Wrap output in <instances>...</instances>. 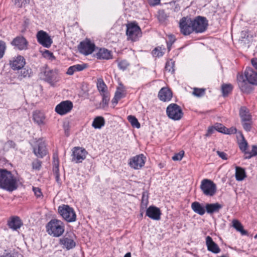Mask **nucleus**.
<instances>
[{
	"label": "nucleus",
	"mask_w": 257,
	"mask_h": 257,
	"mask_svg": "<svg viewBox=\"0 0 257 257\" xmlns=\"http://www.w3.org/2000/svg\"><path fill=\"white\" fill-rule=\"evenodd\" d=\"M244 76L246 80L244 79L242 75L237 77L238 85L241 91L245 93H249L251 91V88L247 83L246 80L250 84L257 85V72L252 68L248 67L244 71Z\"/></svg>",
	"instance_id": "f257e3e1"
},
{
	"label": "nucleus",
	"mask_w": 257,
	"mask_h": 257,
	"mask_svg": "<svg viewBox=\"0 0 257 257\" xmlns=\"http://www.w3.org/2000/svg\"><path fill=\"white\" fill-rule=\"evenodd\" d=\"M17 187V180L11 172L6 169H1L0 188L9 191H13Z\"/></svg>",
	"instance_id": "f03ea898"
},
{
	"label": "nucleus",
	"mask_w": 257,
	"mask_h": 257,
	"mask_svg": "<svg viewBox=\"0 0 257 257\" xmlns=\"http://www.w3.org/2000/svg\"><path fill=\"white\" fill-rule=\"evenodd\" d=\"M47 231L49 234L54 237H59L64 231V223L61 220L52 219L47 225Z\"/></svg>",
	"instance_id": "7ed1b4c3"
},
{
	"label": "nucleus",
	"mask_w": 257,
	"mask_h": 257,
	"mask_svg": "<svg viewBox=\"0 0 257 257\" xmlns=\"http://www.w3.org/2000/svg\"><path fill=\"white\" fill-rule=\"evenodd\" d=\"M40 76L41 78L48 82L52 86H54L59 80L57 70L51 69L48 67H44L41 69Z\"/></svg>",
	"instance_id": "20e7f679"
},
{
	"label": "nucleus",
	"mask_w": 257,
	"mask_h": 257,
	"mask_svg": "<svg viewBox=\"0 0 257 257\" xmlns=\"http://www.w3.org/2000/svg\"><path fill=\"white\" fill-rule=\"evenodd\" d=\"M58 212L60 215L67 222H74L76 215L74 209L67 205H63L58 207Z\"/></svg>",
	"instance_id": "39448f33"
},
{
	"label": "nucleus",
	"mask_w": 257,
	"mask_h": 257,
	"mask_svg": "<svg viewBox=\"0 0 257 257\" xmlns=\"http://www.w3.org/2000/svg\"><path fill=\"white\" fill-rule=\"evenodd\" d=\"M168 116L174 120L180 119L183 113L180 106L175 103H171L168 105L166 109Z\"/></svg>",
	"instance_id": "423d86ee"
},
{
	"label": "nucleus",
	"mask_w": 257,
	"mask_h": 257,
	"mask_svg": "<svg viewBox=\"0 0 257 257\" xmlns=\"http://www.w3.org/2000/svg\"><path fill=\"white\" fill-rule=\"evenodd\" d=\"M200 189L205 195L212 196L216 191V186L211 180L204 179L201 181Z\"/></svg>",
	"instance_id": "0eeeda50"
},
{
	"label": "nucleus",
	"mask_w": 257,
	"mask_h": 257,
	"mask_svg": "<svg viewBox=\"0 0 257 257\" xmlns=\"http://www.w3.org/2000/svg\"><path fill=\"white\" fill-rule=\"evenodd\" d=\"M126 27V34L128 39L135 41L141 37V29L137 24L135 23H131L127 24Z\"/></svg>",
	"instance_id": "6e6552de"
},
{
	"label": "nucleus",
	"mask_w": 257,
	"mask_h": 257,
	"mask_svg": "<svg viewBox=\"0 0 257 257\" xmlns=\"http://www.w3.org/2000/svg\"><path fill=\"white\" fill-rule=\"evenodd\" d=\"M193 31L196 33H202L204 32L207 27L208 23L206 18L198 16L194 19H192Z\"/></svg>",
	"instance_id": "1a4fd4ad"
},
{
	"label": "nucleus",
	"mask_w": 257,
	"mask_h": 257,
	"mask_svg": "<svg viewBox=\"0 0 257 257\" xmlns=\"http://www.w3.org/2000/svg\"><path fill=\"white\" fill-rule=\"evenodd\" d=\"M180 31L184 35H188L193 32L192 19L189 17H183L179 22Z\"/></svg>",
	"instance_id": "9d476101"
},
{
	"label": "nucleus",
	"mask_w": 257,
	"mask_h": 257,
	"mask_svg": "<svg viewBox=\"0 0 257 257\" xmlns=\"http://www.w3.org/2000/svg\"><path fill=\"white\" fill-rule=\"evenodd\" d=\"M36 37L38 42L46 48H49L53 43L51 37L47 33L43 30L38 31Z\"/></svg>",
	"instance_id": "9b49d317"
},
{
	"label": "nucleus",
	"mask_w": 257,
	"mask_h": 257,
	"mask_svg": "<svg viewBox=\"0 0 257 257\" xmlns=\"http://www.w3.org/2000/svg\"><path fill=\"white\" fill-rule=\"evenodd\" d=\"M94 44L88 39L81 42L78 46L79 52L85 55L91 54L94 51Z\"/></svg>",
	"instance_id": "f8f14e48"
},
{
	"label": "nucleus",
	"mask_w": 257,
	"mask_h": 257,
	"mask_svg": "<svg viewBox=\"0 0 257 257\" xmlns=\"http://www.w3.org/2000/svg\"><path fill=\"white\" fill-rule=\"evenodd\" d=\"M146 157L143 154L137 155L130 160L129 165L134 169H140L145 165Z\"/></svg>",
	"instance_id": "ddd939ff"
},
{
	"label": "nucleus",
	"mask_w": 257,
	"mask_h": 257,
	"mask_svg": "<svg viewBox=\"0 0 257 257\" xmlns=\"http://www.w3.org/2000/svg\"><path fill=\"white\" fill-rule=\"evenodd\" d=\"M87 154L85 149L80 147H75L73 150L72 161H75L76 163H81L84 160Z\"/></svg>",
	"instance_id": "4468645a"
},
{
	"label": "nucleus",
	"mask_w": 257,
	"mask_h": 257,
	"mask_svg": "<svg viewBox=\"0 0 257 257\" xmlns=\"http://www.w3.org/2000/svg\"><path fill=\"white\" fill-rule=\"evenodd\" d=\"M73 107V104L70 101H64L58 104L55 111L59 114L64 115L69 112Z\"/></svg>",
	"instance_id": "2eb2a0df"
},
{
	"label": "nucleus",
	"mask_w": 257,
	"mask_h": 257,
	"mask_svg": "<svg viewBox=\"0 0 257 257\" xmlns=\"http://www.w3.org/2000/svg\"><path fill=\"white\" fill-rule=\"evenodd\" d=\"M34 153L39 158H43L47 154V150L45 143L42 140L38 141L37 146L34 148Z\"/></svg>",
	"instance_id": "dca6fc26"
},
{
	"label": "nucleus",
	"mask_w": 257,
	"mask_h": 257,
	"mask_svg": "<svg viewBox=\"0 0 257 257\" xmlns=\"http://www.w3.org/2000/svg\"><path fill=\"white\" fill-rule=\"evenodd\" d=\"M11 44L19 50H25L27 48L28 42L23 37H17L11 42Z\"/></svg>",
	"instance_id": "f3484780"
},
{
	"label": "nucleus",
	"mask_w": 257,
	"mask_h": 257,
	"mask_svg": "<svg viewBox=\"0 0 257 257\" xmlns=\"http://www.w3.org/2000/svg\"><path fill=\"white\" fill-rule=\"evenodd\" d=\"M161 213L159 208L151 206L146 211V215L152 219L158 220L160 219Z\"/></svg>",
	"instance_id": "a211bd4d"
},
{
	"label": "nucleus",
	"mask_w": 257,
	"mask_h": 257,
	"mask_svg": "<svg viewBox=\"0 0 257 257\" xmlns=\"http://www.w3.org/2000/svg\"><path fill=\"white\" fill-rule=\"evenodd\" d=\"M207 249L214 253H218L220 251L219 246L212 240V238L207 236L205 239Z\"/></svg>",
	"instance_id": "6ab92c4d"
},
{
	"label": "nucleus",
	"mask_w": 257,
	"mask_h": 257,
	"mask_svg": "<svg viewBox=\"0 0 257 257\" xmlns=\"http://www.w3.org/2000/svg\"><path fill=\"white\" fill-rule=\"evenodd\" d=\"M60 244L63 246V248H66L69 250L73 248L76 245L75 242L72 237L65 236L60 239Z\"/></svg>",
	"instance_id": "aec40b11"
},
{
	"label": "nucleus",
	"mask_w": 257,
	"mask_h": 257,
	"mask_svg": "<svg viewBox=\"0 0 257 257\" xmlns=\"http://www.w3.org/2000/svg\"><path fill=\"white\" fill-rule=\"evenodd\" d=\"M25 64V60L23 56H18L11 61V67L14 70L21 69Z\"/></svg>",
	"instance_id": "412c9836"
},
{
	"label": "nucleus",
	"mask_w": 257,
	"mask_h": 257,
	"mask_svg": "<svg viewBox=\"0 0 257 257\" xmlns=\"http://www.w3.org/2000/svg\"><path fill=\"white\" fill-rule=\"evenodd\" d=\"M8 224L10 228L16 230L22 226L23 222L20 217L13 216L10 218Z\"/></svg>",
	"instance_id": "4be33fe9"
},
{
	"label": "nucleus",
	"mask_w": 257,
	"mask_h": 257,
	"mask_svg": "<svg viewBox=\"0 0 257 257\" xmlns=\"http://www.w3.org/2000/svg\"><path fill=\"white\" fill-rule=\"evenodd\" d=\"M125 94L126 93L124 87L122 84H120L119 86L117 88L114 97L112 100V103L115 104L117 103L119 99L125 97Z\"/></svg>",
	"instance_id": "5701e85b"
},
{
	"label": "nucleus",
	"mask_w": 257,
	"mask_h": 257,
	"mask_svg": "<svg viewBox=\"0 0 257 257\" xmlns=\"http://www.w3.org/2000/svg\"><path fill=\"white\" fill-rule=\"evenodd\" d=\"M158 96L160 99L163 101H169L172 98V93L170 90L163 88L159 91Z\"/></svg>",
	"instance_id": "b1692460"
},
{
	"label": "nucleus",
	"mask_w": 257,
	"mask_h": 257,
	"mask_svg": "<svg viewBox=\"0 0 257 257\" xmlns=\"http://www.w3.org/2000/svg\"><path fill=\"white\" fill-rule=\"evenodd\" d=\"M86 67L87 64H86L74 65L68 68L66 74L69 75H72L75 72L82 71Z\"/></svg>",
	"instance_id": "393cba45"
},
{
	"label": "nucleus",
	"mask_w": 257,
	"mask_h": 257,
	"mask_svg": "<svg viewBox=\"0 0 257 257\" xmlns=\"http://www.w3.org/2000/svg\"><path fill=\"white\" fill-rule=\"evenodd\" d=\"M239 115L241 121H250L251 119L249 110L245 106H242L240 108Z\"/></svg>",
	"instance_id": "a878e982"
},
{
	"label": "nucleus",
	"mask_w": 257,
	"mask_h": 257,
	"mask_svg": "<svg viewBox=\"0 0 257 257\" xmlns=\"http://www.w3.org/2000/svg\"><path fill=\"white\" fill-rule=\"evenodd\" d=\"M191 208L195 213L200 215H204L205 212V208L198 202H193L191 204Z\"/></svg>",
	"instance_id": "bb28decb"
},
{
	"label": "nucleus",
	"mask_w": 257,
	"mask_h": 257,
	"mask_svg": "<svg viewBox=\"0 0 257 257\" xmlns=\"http://www.w3.org/2000/svg\"><path fill=\"white\" fill-rule=\"evenodd\" d=\"M221 206L216 203L213 204H207L205 206L206 212L208 214H212L214 212H217L221 209Z\"/></svg>",
	"instance_id": "cd10ccee"
},
{
	"label": "nucleus",
	"mask_w": 257,
	"mask_h": 257,
	"mask_svg": "<svg viewBox=\"0 0 257 257\" xmlns=\"http://www.w3.org/2000/svg\"><path fill=\"white\" fill-rule=\"evenodd\" d=\"M45 116L43 112L36 110L33 113V119L38 124L44 123Z\"/></svg>",
	"instance_id": "c85d7f7f"
},
{
	"label": "nucleus",
	"mask_w": 257,
	"mask_h": 257,
	"mask_svg": "<svg viewBox=\"0 0 257 257\" xmlns=\"http://www.w3.org/2000/svg\"><path fill=\"white\" fill-rule=\"evenodd\" d=\"M97 57L99 59L107 60L111 58V52L106 49H100L97 53Z\"/></svg>",
	"instance_id": "c756f323"
},
{
	"label": "nucleus",
	"mask_w": 257,
	"mask_h": 257,
	"mask_svg": "<svg viewBox=\"0 0 257 257\" xmlns=\"http://www.w3.org/2000/svg\"><path fill=\"white\" fill-rule=\"evenodd\" d=\"M105 120L102 116L96 117L92 122V125L95 128H101L104 125Z\"/></svg>",
	"instance_id": "7c9ffc66"
},
{
	"label": "nucleus",
	"mask_w": 257,
	"mask_h": 257,
	"mask_svg": "<svg viewBox=\"0 0 257 257\" xmlns=\"http://www.w3.org/2000/svg\"><path fill=\"white\" fill-rule=\"evenodd\" d=\"M246 177L245 172L242 168L236 167L235 169V178L237 181H242Z\"/></svg>",
	"instance_id": "2f4dec72"
},
{
	"label": "nucleus",
	"mask_w": 257,
	"mask_h": 257,
	"mask_svg": "<svg viewBox=\"0 0 257 257\" xmlns=\"http://www.w3.org/2000/svg\"><path fill=\"white\" fill-rule=\"evenodd\" d=\"M232 226L237 231L240 232L241 235L247 234V231L243 229V226L238 220H233Z\"/></svg>",
	"instance_id": "473e14b6"
},
{
	"label": "nucleus",
	"mask_w": 257,
	"mask_h": 257,
	"mask_svg": "<svg viewBox=\"0 0 257 257\" xmlns=\"http://www.w3.org/2000/svg\"><path fill=\"white\" fill-rule=\"evenodd\" d=\"M97 87L99 91L102 93H104L107 89L106 85L101 78H99L97 79Z\"/></svg>",
	"instance_id": "72a5a7b5"
},
{
	"label": "nucleus",
	"mask_w": 257,
	"mask_h": 257,
	"mask_svg": "<svg viewBox=\"0 0 257 257\" xmlns=\"http://www.w3.org/2000/svg\"><path fill=\"white\" fill-rule=\"evenodd\" d=\"M244 153V159H248L251 158L252 157L257 156V146H252V150L251 152H245Z\"/></svg>",
	"instance_id": "f704fd0d"
},
{
	"label": "nucleus",
	"mask_w": 257,
	"mask_h": 257,
	"mask_svg": "<svg viewBox=\"0 0 257 257\" xmlns=\"http://www.w3.org/2000/svg\"><path fill=\"white\" fill-rule=\"evenodd\" d=\"M233 87L230 84H223L221 87L222 92L224 96H227L232 90Z\"/></svg>",
	"instance_id": "c9c22d12"
},
{
	"label": "nucleus",
	"mask_w": 257,
	"mask_h": 257,
	"mask_svg": "<svg viewBox=\"0 0 257 257\" xmlns=\"http://www.w3.org/2000/svg\"><path fill=\"white\" fill-rule=\"evenodd\" d=\"M127 119L133 127H135L137 128L140 127V123L139 122L138 119L135 116L133 115H128L127 116Z\"/></svg>",
	"instance_id": "e433bc0d"
},
{
	"label": "nucleus",
	"mask_w": 257,
	"mask_h": 257,
	"mask_svg": "<svg viewBox=\"0 0 257 257\" xmlns=\"http://www.w3.org/2000/svg\"><path fill=\"white\" fill-rule=\"evenodd\" d=\"M16 144L12 140H9L4 145L3 149L5 151H8L11 149H15Z\"/></svg>",
	"instance_id": "4c0bfd02"
},
{
	"label": "nucleus",
	"mask_w": 257,
	"mask_h": 257,
	"mask_svg": "<svg viewBox=\"0 0 257 257\" xmlns=\"http://www.w3.org/2000/svg\"><path fill=\"white\" fill-rule=\"evenodd\" d=\"M59 159L57 155H54L53 156V172H57L59 171Z\"/></svg>",
	"instance_id": "58836bf2"
},
{
	"label": "nucleus",
	"mask_w": 257,
	"mask_h": 257,
	"mask_svg": "<svg viewBox=\"0 0 257 257\" xmlns=\"http://www.w3.org/2000/svg\"><path fill=\"white\" fill-rule=\"evenodd\" d=\"M174 62L170 60L166 62L165 66L166 71L173 73L174 71Z\"/></svg>",
	"instance_id": "ea45409f"
},
{
	"label": "nucleus",
	"mask_w": 257,
	"mask_h": 257,
	"mask_svg": "<svg viewBox=\"0 0 257 257\" xmlns=\"http://www.w3.org/2000/svg\"><path fill=\"white\" fill-rule=\"evenodd\" d=\"M31 73V70L28 68H24L21 70V74L19 75L20 79L25 78L27 77H30Z\"/></svg>",
	"instance_id": "a19ab883"
},
{
	"label": "nucleus",
	"mask_w": 257,
	"mask_h": 257,
	"mask_svg": "<svg viewBox=\"0 0 257 257\" xmlns=\"http://www.w3.org/2000/svg\"><path fill=\"white\" fill-rule=\"evenodd\" d=\"M148 203V195L147 192H144L142 196L141 206L146 208Z\"/></svg>",
	"instance_id": "79ce46f5"
},
{
	"label": "nucleus",
	"mask_w": 257,
	"mask_h": 257,
	"mask_svg": "<svg viewBox=\"0 0 257 257\" xmlns=\"http://www.w3.org/2000/svg\"><path fill=\"white\" fill-rule=\"evenodd\" d=\"M205 93V89L203 88H194L193 94L197 97L203 96Z\"/></svg>",
	"instance_id": "37998d69"
},
{
	"label": "nucleus",
	"mask_w": 257,
	"mask_h": 257,
	"mask_svg": "<svg viewBox=\"0 0 257 257\" xmlns=\"http://www.w3.org/2000/svg\"><path fill=\"white\" fill-rule=\"evenodd\" d=\"M242 141L239 144V147L242 152H245L247 147V143L245 140L242 135Z\"/></svg>",
	"instance_id": "c03bdc74"
},
{
	"label": "nucleus",
	"mask_w": 257,
	"mask_h": 257,
	"mask_svg": "<svg viewBox=\"0 0 257 257\" xmlns=\"http://www.w3.org/2000/svg\"><path fill=\"white\" fill-rule=\"evenodd\" d=\"M129 66V63L126 60H121L118 63V67L122 70H125Z\"/></svg>",
	"instance_id": "a18cd8bd"
},
{
	"label": "nucleus",
	"mask_w": 257,
	"mask_h": 257,
	"mask_svg": "<svg viewBox=\"0 0 257 257\" xmlns=\"http://www.w3.org/2000/svg\"><path fill=\"white\" fill-rule=\"evenodd\" d=\"M153 54L154 56L159 57L163 55L164 52L161 47H157L153 51Z\"/></svg>",
	"instance_id": "49530a36"
},
{
	"label": "nucleus",
	"mask_w": 257,
	"mask_h": 257,
	"mask_svg": "<svg viewBox=\"0 0 257 257\" xmlns=\"http://www.w3.org/2000/svg\"><path fill=\"white\" fill-rule=\"evenodd\" d=\"M215 130L220 133L225 134L226 127L220 123H216L214 125Z\"/></svg>",
	"instance_id": "de8ad7c7"
},
{
	"label": "nucleus",
	"mask_w": 257,
	"mask_h": 257,
	"mask_svg": "<svg viewBox=\"0 0 257 257\" xmlns=\"http://www.w3.org/2000/svg\"><path fill=\"white\" fill-rule=\"evenodd\" d=\"M15 5L18 7L25 6L29 1L27 0H14Z\"/></svg>",
	"instance_id": "09e8293b"
},
{
	"label": "nucleus",
	"mask_w": 257,
	"mask_h": 257,
	"mask_svg": "<svg viewBox=\"0 0 257 257\" xmlns=\"http://www.w3.org/2000/svg\"><path fill=\"white\" fill-rule=\"evenodd\" d=\"M6 48V46L5 43L2 41H0V59L3 57Z\"/></svg>",
	"instance_id": "8fccbe9b"
},
{
	"label": "nucleus",
	"mask_w": 257,
	"mask_h": 257,
	"mask_svg": "<svg viewBox=\"0 0 257 257\" xmlns=\"http://www.w3.org/2000/svg\"><path fill=\"white\" fill-rule=\"evenodd\" d=\"M242 122L244 129L247 132L249 131L251 128V120L246 121H242Z\"/></svg>",
	"instance_id": "3c124183"
},
{
	"label": "nucleus",
	"mask_w": 257,
	"mask_h": 257,
	"mask_svg": "<svg viewBox=\"0 0 257 257\" xmlns=\"http://www.w3.org/2000/svg\"><path fill=\"white\" fill-rule=\"evenodd\" d=\"M184 155V152L181 151L179 153L176 154L173 157H172V159L174 161H180L181 160Z\"/></svg>",
	"instance_id": "603ef678"
},
{
	"label": "nucleus",
	"mask_w": 257,
	"mask_h": 257,
	"mask_svg": "<svg viewBox=\"0 0 257 257\" xmlns=\"http://www.w3.org/2000/svg\"><path fill=\"white\" fill-rule=\"evenodd\" d=\"M32 166L34 169L40 170L41 167V162L38 160H36L33 162Z\"/></svg>",
	"instance_id": "864d4df0"
},
{
	"label": "nucleus",
	"mask_w": 257,
	"mask_h": 257,
	"mask_svg": "<svg viewBox=\"0 0 257 257\" xmlns=\"http://www.w3.org/2000/svg\"><path fill=\"white\" fill-rule=\"evenodd\" d=\"M43 56L44 57L49 59H52L54 58L53 53L50 52L49 50H45L43 53Z\"/></svg>",
	"instance_id": "5fc2aeb1"
},
{
	"label": "nucleus",
	"mask_w": 257,
	"mask_h": 257,
	"mask_svg": "<svg viewBox=\"0 0 257 257\" xmlns=\"http://www.w3.org/2000/svg\"><path fill=\"white\" fill-rule=\"evenodd\" d=\"M33 190L37 197H40L42 196V194L41 191V189L39 188L33 187Z\"/></svg>",
	"instance_id": "6e6d98bb"
},
{
	"label": "nucleus",
	"mask_w": 257,
	"mask_h": 257,
	"mask_svg": "<svg viewBox=\"0 0 257 257\" xmlns=\"http://www.w3.org/2000/svg\"><path fill=\"white\" fill-rule=\"evenodd\" d=\"M236 129L235 127H231L229 129L226 128L225 134H233L236 133Z\"/></svg>",
	"instance_id": "4d7b16f0"
},
{
	"label": "nucleus",
	"mask_w": 257,
	"mask_h": 257,
	"mask_svg": "<svg viewBox=\"0 0 257 257\" xmlns=\"http://www.w3.org/2000/svg\"><path fill=\"white\" fill-rule=\"evenodd\" d=\"M217 155L220 157L221 159L223 160H227V155L226 153L223 152H220L219 151H217Z\"/></svg>",
	"instance_id": "13d9d810"
},
{
	"label": "nucleus",
	"mask_w": 257,
	"mask_h": 257,
	"mask_svg": "<svg viewBox=\"0 0 257 257\" xmlns=\"http://www.w3.org/2000/svg\"><path fill=\"white\" fill-rule=\"evenodd\" d=\"M149 4L152 6L159 5L160 3V0H148Z\"/></svg>",
	"instance_id": "bf43d9fd"
},
{
	"label": "nucleus",
	"mask_w": 257,
	"mask_h": 257,
	"mask_svg": "<svg viewBox=\"0 0 257 257\" xmlns=\"http://www.w3.org/2000/svg\"><path fill=\"white\" fill-rule=\"evenodd\" d=\"M0 257H17V254L12 253H7L0 256Z\"/></svg>",
	"instance_id": "052dcab7"
},
{
	"label": "nucleus",
	"mask_w": 257,
	"mask_h": 257,
	"mask_svg": "<svg viewBox=\"0 0 257 257\" xmlns=\"http://www.w3.org/2000/svg\"><path fill=\"white\" fill-rule=\"evenodd\" d=\"M215 130L214 126L209 127L208 129L207 133L206 134V135L207 136H209L210 135H211L212 134H213L214 133Z\"/></svg>",
	"instance_id": "680f3d73"
},
{
	"label": "nucleus",
	"mask_w": 257,
	"mask_h": 257,
	"mask_svg": "<svg viewBox=\"0 0 257 257\" xmlns=\"http://www.w3.org/2000/svg\"><path fill=\"white\" fill-rule=\"evenodd\" d=\"M251 62L254 68L257 70V58L251 59Z\"/></svg>",
	"instance_id": "e2e57ef3"
},
{
	"label": "nucleus",
	"mask_w": 257,
	"mask_h": 257,
	"mask_svg": "<svg viewBox=\"0 0 257 257\" xmlns=\"http://www.w3.org/2000/svg\"><path fill=\"white\" fill-rule=\"evenodd\" d=\"M64 128L65 130V133L66 135L67 136H68L69 135V134H68V130H69L68 125L67 124H64Z\"/></svg>",
	"instance_id": "0e129e2a"
},
{
	"label": "nucleus",
	"mask_w": 257,
	"mask_h": 257,
	"mask_svg": "<svg viewBox=\"0 0 257 257\" xmlns=\"http://www.w3.org/2000/svg\"><path fill=\"white\" fill-rule=\"evenodd\" d=\"M102 95H103V99H102L103 102H104V103H107L108 101V99L107 98V97L105 95L104 93H103Z\"/></svg>",
	"instance_id": "69168bd1"
},
{
	"label": "nucleus",
	"mask_w": 257,
	"mask_h": 257,
	"mask_svg": "<svg viewBox=\"0 0 257 257\" xmlns=\"http://www.w3.org/2000/svg\"><path fill=\"white\" fill-rule=\"evenodd\" d=\"M54 173L55 175V177H56L57 181H58V180L59 179V171L57 172H54Z\"/></svg>",
	"instance_id": "338daca9"
},
{
	"label": "nucleus",
	"mask_w": 257,
	"mask_h": 257,
	"mask_svg": "<svg viewBox=\"0 0 257 257\" xmlns=\"http://www.w3.org/2000/svg\"><path fill=\"white\" fill-rule=\"evenodd\" d=\"M172 44V42H170V43L168 42L167 43V48H168V49L169 51H170L171 49Z\"/></svg>",
	"instance_id": "774afa93"
}]
</instances>
